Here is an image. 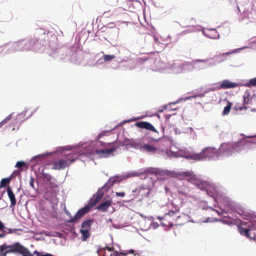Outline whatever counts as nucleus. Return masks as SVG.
<instances>
[{
	"label": "nucleus",
	"instance_id": "f257e3e1",
	"mask_svg": "<svg viewBox=\"0 0 256 256\" xmlns=\"http://www.w3.org/2000/svg\"><path fill=\"white\" fill-rule=\"evenodd\" d=\"M19 254L22 256H34L28 249L18 242L12 244L4 242L0 245V256H6L8 254Z\"/></svg>",
	"mask_w": 256,
	"mask_h": 256
},
{
	"label": "nucleus",
	"instance_id": "f03ea898",
	"mask_svg": "<svg viewBox=\"0 0 256 256\" xmlns=\"http://www.w3.org/2000/svg\"><path fill=\"white\" fill-rule=\"evenodd\" d=\"M244 148V140L236 142L222 143L218 150L220 157L231 156L234 152H239Z\"/></svg>",
	"mask_w": 256,
	"mask_h": 256
},
{
	"label": "nucleus",
	"instance_id": "7ed1b4c3",
	"mask_svg": "<svg viewBox=\"0 0 256 256\" xmlns=\"http://www.w3.org/2000/svg\"><path fill=\"white\" fill-rule=\"evenodd\" d=\"M214 157L219 158L218 150L215 147L208 146L204 148L200 152L191 154L186 156L188 159L194 160H202L212 159Z\"/></svg>",
	"mask_w": 256,
	"mask_h": 256
},
{
	"label": "nucleus",
	"instance_id": "20e7f679",
	"mask_svg": "<svg viewBox=\"0 0 256 256\" xmlns=\"http://www.w3.org/2000/svg\"><path fill=\"white\" fill-rule=\"evenodd\" d=\"M71 155L73 156L74 154H68L66 157V160L60 159L58 161L54 162L53 163L52 169L56 170H60L61 169H64L66 167L68 166L70 164L76 160V158H72Z\"/></svg>",
	"mask_w": 256,
	"mask_h": 256
},
{
	"label": "nucleus",
	"instance_id": "39448f33",
	"mask_svg": "<svg viewBox=\"0 0 256 256\" xmlns=\"http://www.w3.org/2000/svg\"><path fill=\"white\" fill-rule=\"evenodd\" d=\"M32 50L30 44L28 40H22L13 44L10 48V52H14L18 50Z\"/></svg>",
	"mask_w": 256,
	"mask_h": 256
},
{
	"label": "nucleus",
	"instance_id": "423d86ee",
	"mask_svg": "<svg viewBox=\"0 0 256 256\" xmlns=\"http://www.w3.org/2000/svg\"><path fill=\"white\" fill-rule=\"evenodd\" d=\"M25 117L26 112H24L18 114L14 117L12 116V120H10V126L12 128V130H15L16 127L18 129L21 124L26 119Z\"/></svg>",
	"mask_w": 256,
	"mask_h": 256
},
{
	"label": "nucleus",
	"instance_id": "0eeeda50",
	"mask_svg": "<svg viewBox=\"0 0 256 256\" xmlns=\"http://www.w3.org/2000/svg\"><path fill=\"white\" fill-rule=\"evenodd\" d=\"M90 210V206L87 204L84 207L79 210L74 216H71L70 219L68 222L70 223L76 222L81 218L84 215L88 213Z\"/></svg>",
	"mask_w": 256,
	"mask_h": 256
},
{
	"label": "nucleus",
	"instance_id": "6e6552de",
	"mask_svg": "<svg viewBox=\"0 0 256 256\" xmlns=\"http://www.w3.org/2000/svg\"><path fill=\"white\" fill-rule=\"evenodd\" d=\"M50 192H48L46 194L48 197L50 196V200L55 202L57 201L56 194L58 190V186L56 184H50Z\"/></svg>",
	"mask_w": 256,
	"mask_h": 256
},
{
	"label": "nucleus",
	"instance_id": "1a4fd4ad",
	"mask_svg": "<svg viewBox=\"0 0 256 256\" xmlns=\"http://www.w3.org/2000/svg\"><path fill=\"white\" fill-rule=\"evenodd\" d=\"M158 218L160 220L161 224L164 226L169 227L172 226L174 225L172 220L168 212L166 213L162 217H158Z\"/></svg>",
	"mask_w": 256,
	"mask_h": 256
},
{
	"label": "nucleus",
	"instance_id": "9d476101",
	"mask_svg": "<svg viewBox=\"0 0 256 256\" xmlns=\"http://www.w3.org/2000/svg\"><path fill=\"white\" fill-rule=\"evenodd\" d=\"M116 150V148L114 147L110 149L96 150V153L100 158H108L112 155V152Z\"/></svg>",
	"mask_w": 256,
	"mask_h": 256
},
{
	"label": "nucleus",
	"instance_id": "9b49d317",
	"mask_svg": "<svg viewBox=\"0 0 256 256\" xmlns=\"http://www.w3.org/2000/svg\"><path fill=\"white\" fill-rule=\"evenodd\" d=\"M104 196V193L98 190L95 195L94 196L93 198L90 200V202L88 204L90 208L95 206L102 198Z\"/></svg>",
	"mask_w": 256,
	"mask_h": 256
},
{
	"label": "nucleus",
	"instance_id": "f8f14e48",
	"mask_svg": "<svg viewBox=\"0 0 256 256\" xmlns=\"http://www.w3.org/2000/svg\"><path fill=\"white\" fill-rule=\"evenodd\" d=\"M140 150L143 152H146L152 154H156L160 152L158 148L149 144H144L140 147Z\"/></svg>",
	"mask_w": 256,
	"mask_h": 256
},
{
	"label": "nucleus",
	"instance_id": "ddd939ff",
	"mask_svg": "<svg viewBox=\"0 0 256 256\" xmlns=\"http://www.w3.org/2000/svg\"><path fill=\"white\" fill-rule=\"evenodd\" d=\"M146 171L151 174H159L161 176H170L172 173L171 172L168 170H160L155 168H150L146 170Z\"/></svg>",
	"mask_w": 256,
	"mask_h": 256
},
{
	"label": "nucleus",
	"instance_id": "4468645a",
	"mask_svg": "<svg viewBox=\"0 0 256 256\" xmlns=\"http://www.w3.org/2000/svg\"><path fill=\"white\" fill-rule=\"evenodd\" d=\"M236 52V51H231L229 52H224L222 54H217L214 56V58H215L216 61L218 62H222L226 60V56L234 54Z\"/></svg>",
	"mask_w": 256,
	"mask_h": 256
},
{
	"label": "nucleus",
	"instance_id": "2eb2a0df",
	"mask_svg": "<svg viewBox=\"0 0 256 256\" xmlns=\"http://www.w3.org/2000/svg\"><path fill=\"white\" fill-rule=\"evenodd\" d=\"M238 86L237 83L232 82L228 80H225L220 84V88L222 89L231 88H236Z\"/></svg>",
	"mask_w": 256,
	"mask_h": 256
},
{
	"label": "nucleus",
	"instance_id": "dca6fc26",
	"mask_svg": "<svg viewBox=\"0 0 256 256\" xmlns=\"http://www.w3.org/2000/svg\"><path fill=\"white\" fill-rule=\"evenodd\" d=\"M111 200H106L102 202L99 206H97L96 208L102 212H105L108 210V208L111 206Z\"/></svg>",
	"mask_w": 256,
	"mask_h": 256
},
{
	"label": "nucleus",
	"instance_id": "f3484780",
	"mask_svg": "<svg viewBox=\"0 0 256 256\" xmlns=\"http://www.w3.org/2000/svg\"><path fill=\"white\" fill-rule=\"evenodd\" d=\"M7 192H8V194L9 197V198L10 200V202H11L10 206H15L16 204V200L15 198V196H14L12 190L10 186H8L7 188Z\"/></svg>",
	"mask_w": 256,
	"mask_h": 256
},
{
	"label": "nucleus",
	"instance_id": "a211bd4d",
	"mask_svg": "<svg viewBox=\"0 0 256 256\" xmlns=\"http://www.w3.org/2000/svg\"><path fill=\"white\" fill-rule=\"evenodd\" d=\"M254 19L255 18L252 16V12H249L248 10H244L240 16V20H243L244 19Z\"/></svg>",
	"mask_w": 256,
	"mask_h": 256
},
{
	"label": "nucleus",
	"instance_id": "6ab92c4d",
	"mask_svg": "<svg viewBox=\"0 0 256 256\" xmlns=\"http://www.w3.org/2000/svg\"><path fill=\"white\" fill-rule=\"evenodd\" d=\"M16 229H12L5 227L4 229L0 230L2 232L0 234V238H5L7 234L16 232Z\"/></svg>",
	"mask_w": 256,
	"mask_h": 256
},
{
	"label": "nucleus",
	"instance_id": "aec40b11",
	"mask_svg": "<svg viewBox=\"0 0 256 256\" xmlns=\"http://www.w3.org/2000/svg\"><path fill=\"white\" fill-rule=\"evenodd\" d=\"M238 231L242 235L246 236L247 238H252V237L250 236L251 230L250 231L249 229L239 226Z\"/></svg>",
	"mask_w": 256,
	"mask_h": 256
},
{
	"label": "nucleus",
	"instance_id": "412c9836",
	"mask_svg": "<svg viewBox=\"0 0 256 256\" xmlns=\"http://www.w3.org/2000/svg\"><path fill=\"white\" fill-rule=\"evenodd\" d=\"M168 213L170 216L172 220L173 223L174 222H178V219L180 218L178 210H170Z\"/></svg>",
	"mask_w": 256,
	"mask_h": 256
},
{
	"label": "nucleus",
	"instance_id": "4be33fe9",
	"mask_svg": "<svg viewBox=\"0 0 256 256\" xmlns=\"http://www.w3.org/2000/svg\"><path fill=\"white\" fill-rule=\"evenodd\" d=\"M93 221L92 220H86L84 221L82 224V230H90V227Z\"/></svg>",
	"mask_w": 256,
	"mask_h": 256
},
{
	"label": "nucleus",
	"instance_id": "5701e85b",
	"mask_svg": "<svg viewBox=\"0 0 256 256\" xmlns=\"http://www.w3.org/2000/svg\"><path fill=\"white\" fill-rule=\"evenodd\" d=\"M90 231L87 230L80 229V232L82 234L81 238L83 241H86L90 236Z\"/></svg>",
	"mask_w": 256,
	"mask_h": 256
},
{
	"label": "nucleus",
	"instance_id": "b1692460",
	"mask_svg": "<svg viewBox=\"0 0 256 256\" xmlns=\"http://www.w3.org/2000/svg\"><path fill=\"white\" fill-rule=\"evenodd\" d=\"M113 247L105 246L104 248H99L97 250V252L99 256H102V254L106 250H107L109 252H112L114 250Z\"/></svg>",
	"mask_w": 256,
	"mask_h": 256
},
{
	"label": "nucleus",
	"instance_id": "393cba45",
	"mask_svg": "<svg viewBox=\"0 0 256 256\" xmlns=\"http://www.w3.org/2000/svg\"><path fill=\"white\" fill-rule=\"evenodd\" d=\"M144 128L152 131L158 134V130L154 128V126L150 122H146L145 126Z\"/></svg>",
	"mask_w": 256,
	"mask_h": 256
},
{
	"label": "nucleus",
	"instance_id": "a878e982",
	"mask_svg": "<svg viewBox=\"0 0 256 256\" xmlns=\"http://www.w3.org/2000/svg\"><path fill=\"white\" fill-rule=\"evenodd\" d=\"M14 113H12L10 114H9L8 116H7L4 120H3L0 122V127H2L4 124H7L8 122H9L11 120H12V114Z\"/></svg>",
	"mask_w": 256,
	"mask_h": 256
},
{
	"label": "nucleus",
	"instance_id": "bb28decb",
	"mask_svg": "<svg viewBox=\"0 0 256 256\" xmlns=\"http://www.w3.org/2000/svg\"><path fill=\"white\" fill-rule=\"evenodd\" d=\"M232 104L230 102H228V104L226 106L224 107V110L222 112L223 115L228 114L232 106Z\"/></svg>",
	"mask_w": 256,
	"mask_h": 256
},
{
	"label": "nucleus",
	"instance_id": "cd10ccee",
	"mask_svg": "<svg viewBox=\"0 0 256 256\" xmlns=\"http://www.w3.org/2000/svg\"><path fill=\"white\" fill-rule=\"evenodd\" d=\"M44 170V168H43L42 170L40 172V174L44 179H46L48 182L51 180L52 176L50 174L45 172Z\"/></svg>",
	"mask_w": 256,
	"mask_h": 256
},
{
	"label": "nucleus",
	"instance_id": "c85d7f7f",
	"mask_svg": "<svg viewBox=\"0 0 256 256\" xmlns=\"http://www.w3.org/2000/svg\"><path fill=\"white\" fill-rule=\"evenodd\" d=\"M10 181V178H2L0 182V188H4L8 184Z\"/></svg>",
	"mask_w": 256,
	"mask_h": 256
},
{
	"label": "nucleus",
	"instance_id": "c756f323",
	"mask_svg": "<svg viewBox=\"0 0 256 256\" xmlns=\"http://www.w3.org/2000/svg\"><path fill=\"white\" fill-rule=\"evenodd\" d=\"M246 86L248 87L256 86V78L250 79L246 83Z\"/></svg>",
	"mask_w": 256,
	"mask_h": 256
},
{
	"label": "nucleus",
	"instance_id": "7c9ffc66",
	"mask_svg": "<svg viewBox=\"0 0 256 256\" xmlns=\"http://www.w3.org/2000/svg\"><path fill=\"white\" fill-rule=\"evenodd\" d=\"M30 44V46L32 47V50L35 48V46L38 43V41L36 38H32L28 40Z\"/></svg>",
	"mask_w": 256,
	"mask_h": 256
},
{
	"label": "nucleus",
	"instance_id": "2f4dec72",
	"mask_svg": "<svg viewBox=\"0 0 256 256\" xmlns=\"http://www.w3.org/2000/svg\"><path fill=\"white\" fill-rule=\"evenodd\" d=\"M250 94L248 92H245L244 96V104H250Z\"/></svg>",
	"mask_w": 256,
	"mask_h": 256
},
{
	"label": "nucleus",
	"instance_id": "473e14b6",
	"mask_svg": "<svg viewBox=\"0 0 256 256\" xmlns=\"http://www.w3.org/2000/svg\"><path fill=\"white\" fill-rule=\"evenodd\" d=\"M116 58V56L114 55H109V54H104V60L105 62H108L109 60H111L113 59H114Z\"/></svg>",
	"mask_w": 256,
	"mask_h": 256
},
{
	"label": "nucleus",
	"instance_id": "72a5a7b5",
	"mask_svg": "<svg viewBox=\"0 0 256 256\" xmlns=\"http://www.w3.org/2000/svg\"><path fill=\"white\" fill-rule=\"evenodd\" d=\"M198 188L202 190H204L206 188V182H199L197 184Z\"/></svg>",
	"mask_w": 256,
	"mask_h": 256
},
{
	"label": "nucleus",
	"instance_id": "f704fd0d",
	"mask_svg": "<svg viewBox=\"0 0 256 256\" xmlns=\"http://www.w3.org/2000/svg\"><path fill=\"white\" fill-rule=\"evenodd\" d=\"M146 123V122H136L135 124V125L138 128H144L145 126Z\"/></svg>",
	"mask_w": 256,
	"mask_h": 256
},
{
	"label": "nucleus",
	"instance_id": "c9c22d12",
	"mask_svg": "<svg viewBox=\"0 0 256 256\" xmlns=\"http://www.w3.org/2000/svg\"><path fill=\"white\" fill-rule=\"evenodd\" d=\"M26 166V163L22 161H18L16 165V167L18 168H22V167Z\"/></svg>",
	"mask_w": 256,
	"mask_h": 256
},
{
	"label": "nucleus",
	"instance_id": "e433bc0d",
	"mask_svg": "<svg viewBox=\"0 0 256 256\" xmlns=\"http://www.w3.org/2000/svg\"><path fill=\"white\" fill-rule=\"evenodd\" d=\"M128 144L134 148H137L139 145L138 144H137L132 140L130 141V142Z\"/></svg>",
	"mask_w": 256,
	"mask_h": 256
},
{
	"label": "nucleus",
	"instance_id": "4c0bfd02",
	"mask_svg": "<svg viewBox=\"0 0 256 256\" xmlns=\"http://www.w3.org/2000/svg\"><path fill=\"white\" fill-rule=\"evenodd\" d=\"M34 178L33 177L30 178V186L32 188H34Z\"/></svg>",
	"mask_w": 256,
	"mask_h": 256
},
{
	"label": "nucleus",
	"instance_id": "58836bf2",
	"mask_svg": "<svg viewBox=\"0 0 256 256\" xmlns=\"http://www.w3.org/2000/svg\"><path fill=\"white\" fill-rule=\"evenodd\" d=\"M116 195L117 196H120V197H124L125 196V193L124 192H116Z\"/></svg>",
	"mask_w": 256,
	"mask_h": 256
},
{
	"label": "nucleus",
	"instance_id": "ea45409f",
	"mask_svg": "<svg viewBox=\"0 0 256 256\" xmlns=\"http://www.w3.org/2000/svg\"><path fill=\"white\" fill-rule=\"evenodd\" d=\"M8 44H4L2 46H0V51L2 52L4 50L6 49L8 47Z\"/></svg>",
	"mask_w": 256,
	"mask_h": 256
},
{
	"label": "nucleus",
	"instance_id": "a19ab883",
	"mask_svg": "<svg viewBox=\"0 0 256 256\" xmlns=\"http://www.w3.org/2000/svg\"><path fill=\"white\" fill-rule=\"evenodd\" d=\"M121 256V253H119L117 252H114L113 253H111L110 256Z\"/></svg>",
	"mask_w": 256,
	"mask_h": 256
},
{
	"label": "nucleus",
	"instance_id": "79ce46f5",
	"mask_svg": "<svg viewBox=\"0 0 256 256\" xmlns=\"http://www.w3.org/2000/svg\"><path fill=\"white\" fill-rule=\"evenodd\" d=\"M107 132H108V131L102 132L98 134V138H101L102 136H104L105 134L106 133H107Z\"/></svg>",
	"mask_w": 256,
	"mask_h": 256
},
{
	"label": "nucleus",
	"instance_id": "37998d69",
	"mask_svg": "<svg viewBox=\"0 0 256 256\" xmlns=\"http://www.w3.org/2000/svg\"><path fill=\"white\" fill-rule=\"evenodd\" d=\"M182 176L186 178H188L191 176V174L189 172H185L182 174Z\"/></svg>",
	"mask_w": 256,
	"mask_h": 256
},
{
	"label": "nucleus",
	"instance_id": "c03bdc74",
	"mask_svg": "<svg viewBox=\"0 0 256 256\" xmlns=\"http://www.w3.org/2000/svg\"><path fill=\"white\" fill-rule=\"evenodd\" d=\"M5 226L4 224L0 220V231L4 229Z\"/></svg>",
	"mask_w": 256,
	"mask_h": 256
},
{
	"label": "nucleus",
	"instance_id": "a18cd8bd",
	"mask_svg": "<svg viewBox=\"0 0 256 256\" xmlns=\"http://www.w3.org/2000/svg\"><path fill=\"white\" fill-rule=\"evenodd\" d=\"M44 154H40L35 157L36 158H43L44 157Z\"/></svg>",
	"mask_w": 256,
	"mask_h": 256
},
{
	"label": "nucleus",
	"instance_id": "49530a36",
	"mask_svg": "<svg viewBox=\"0 0 256 256\" xmlns=\"http://www.w3.org/2000/svg\"><path fill=\"white\" fill-rule=\"evenodd\" d=\"M198 62H206L207 60H197Z\"/></svg>",
	"mask_w": 256,
	"mask_h": 256
},
{
	"label": "nucleus",
	"instance_id": "de8ad7c7",
	"mask_svg": "<svg viewBox=\"0 0 256 256\" xmlns=\"http://www.w3.org/2000/svg\"><path fill=\"white\" fill-rule=\"evenodd\" d=\"M102 256H108V254H106V252L104 251V252L102 254Z\"/></svg>",
	"mask_w": 256,
	"mask_h": 256
},
{
	"label": "nucleus",
	"instance_id": "09e8293b",
	"mask_svg": "<svg viewBox=\"0 0 256 256\" xmlns=\"http://www.w3.org/2000/svg\"><path fill=\"white\" fill-rule=\"evenodd\" d=\"M66 214L70 216V218L71 216H72L70 214L69 212H66Z\"/></svg>",
	"mask_w": 256,
	"mask_h": 256
},
{
	"label": "nucleus",
	"instance_id": "8fccbe9b",
	"mask_svg": "<svg viewBox=\"0 0 256 256\" xmlns=\"http://www.w3.org/2000/svg\"><path fill=\"white\" fill-rule=\"evenodd\" d=\"M212 210H214V211L216 212H217V213H218V214H219V212H218V211L216 210H214V208H212Z\"/></svg>",
	"mask_w": 256,
	"mask_h": 256
},
{
	"label": "nucleus",
	"instance_id": "3c124183",
	"mask_svg": "<svg viewBox=\"0 0 256 256\" xmlns=\"http://www.w3.org/2000/svg\"><path fill=\"white\" fill-rule=\"evenodd\" d=\"M178 193H180V194H184V195L185 194L182 193V192H181L180 191H178Z\"/></svg>",
	"mask_w": 256,
	"mask_h": 256
},
{
	"label": "nucleus",
	"instance_id": "603ef678",
	"mask_svg": "<svg viewBox=\"0 0 256 256\" xmlns=\"http://www.w3.org/2000/svg\"><path fill=\"white\" fill-rule=\"evenodd\" d=\"M150 190H148V192H147V193H146V194H149V193H150Z\"/></svg>",
	"mask_w": 256,
	"mask_h": 256
},
{
	"label": "nucleus",
	"instance_id": "864d4df0",
	"mask_svg": "<svg viewBox=\"0 0 256 256\" xmlns=\"http://www.w3.org/2000/svg\"><path fill=\"white\" fill-rule=\"evenodd\" d=\"M154 140H156V141H158V140H159V138H158L156 139V140L154 139Z\"/></svg>",
	"mask_w": 256,
	"mask_h": 256
},
{
	"label": "nucleus",
	"instance_id": "5fc2aeb1",
	"mask_svg": "<svg viewBox=\"0 0 256 256\" xmlns=\"http://www.w3.org/2000/svg\"><path fill=\"white\" fill-rule=\"evenodd\" d=\"M137 190H138V189H136V190H133L132 192H136V191H137Z\"/></svg>",
	"mask_w": 256,
	"mask_h": 256
},
{
	"label": "nucleus",
	"instance_id": "6e6d98bb",
	"mask_svg": "<svg viewBox=\"0 0 256 256\" xmlns=\"http://www.w3.org/2000/svg\"><path fill=\"white\" fill-rule=\"evenodd\" d=\"M144 190V189H143V188H141V189H140V191L142 190Z\"/></svg>",
	"mask_w": 256,
	"mask_h": 256
},
{
	"label": "nucleus",
	"instance_id": "4d7b16f0",
	"mask_svg": "<svg viewBox=\"0 0 256 256\" xmlns=\"http://www.w3.org/2000/svg\"><path fill=\"white\" fill-rule=\"evenodd\" d=\"M240 110H242V108H240Z\"/></svg>",
	"mask_w": 256,
	"mask_h": 256
}]
</instances>
